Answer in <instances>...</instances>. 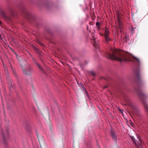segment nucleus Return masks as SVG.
<instances>
[{
  "label": "nucleus",
  "instance_id": "obj_1",
  "mask_svg": "<svg viewBox=\"0 0 148 148\" xmlns=\"http://www.w3.org/2000/svg\"><path fill=\"white\" fill-rule=\"evenodd\" d=\"M111 52H107L106 57L112 60H116L121 62L127 61L134 62L136 61L140 63L139 59L136 57L132 56L131 55L123 54V52L119 50L111 49Z\"/></svg>",
  "mask_w": 148,
  "mask_h": 148
},
{
  "label": "nucleus",
  "instance_id": "obj_5",
  "mask_svg": "<svg viewBox=\"0 0 148 148\" xmlns=\"http://www.w3.org/2000/svg\"><path fill=\"white\" fill-rule=\"evenodd\" d=\"M117 20L118 25L120 29H121L123 28V26L121 24V23L120 21L119 16H118L117 17Z\"/></svg>",
  "mask_w": 148,
  "mask_h": 148
},
{
  "label": "nucleus",
  "instance_id": "obj_8",
  "mask_svg": "<svg viewBox=\"0 0 148 148\" xmlns=\"http://www.w3.org/2000/svg\"><path fill=\"white\" fill-rule=\"evenodd\" d=\"M131 138L132 140V141L133 142V143L135 144L136 146V147H138V145L135 142V140L134 137L133 136H131Z\"/></svg>",
  "mask_w": 148,
  "mask_h": 148
},
{
  "label": "nucleus",
  "instance_id": "obj_10",
  "mask_svg": "<svg viewBox=\"0 0 148 148\" xmlns=\"http://www.w3.org/2000/svg\"><path fill=\"white\" fill-rule=\"evenodd\" d=\"M24 73L26 74H30L31 72L32 71V70H29L28 71V72H27L26 70H23Z\"/></svg>",
  "mask_w": 148,
  "mask_h": 148
},
{
  "label": "nucleus",
  "instance_id": "obj_23",
  "mask_svg": "<svg viewBox=\"0 0 148 148\" xmlns=\"http://www.w3.org/2000/svg\"><path fill=\"white\" fill-rule=\"evenodd\" d=\"M107 87V86H104V88H106Z\"/></svg>",
  "mask_w": 148,
  "mask_h": 148
},
{
  "label": "nucleus",
  "instance_id": "obj_18",
  "mask_svg": "<svg viewBox=\"0 0 148 148\" xmlns=\"http://www.w3.org/2000/svg\"><path fill=\"white\" fill-rule=\"evenodd\" d=\"M90 73H91V74L92 75H93V76L95 75V73H94V72H93V71H91Z\"/></svg>",
  "mask_w": 148,
  "mask_h": 148
},
{
  "label": "nucleus",
  "instance_id": "obj_14",
  "mask_svg": "<svg viewBox=\"0 0 148 148\" xmlns=\"http://www.w3.org/2000/svg\"><path fill=\"white\" fill-rule=\"evenodd\" d=\"M37 66H38V67L39 68V69H42V67L38 63H36Z\"/></svg>",
  "mask_w": 148,
  "mask_h": 148
},
{
  "label": "nucleus",
  "instance_id": "obj_13",
  "mask_svg": "<svg viewBox=\"0 0 148 148\" xmlns=\"http://www.w3.org/2000/svg\"><path fill=\"white\" fill-rule=\"evenodd\" d=\"M37 66H38V67L39 68V69H42V67L38 63H36Z\"/></svg>",
  "mask_w": 148,
  "mask_h": 148
},
{
  "label": "nucleus",
  "instance_id": "obj_22",
  "mask_svg": "<svg viewBox=\"0 0 148 148\" xmlns=\"http://www.w3.org/2000/svg\"><path fill=\"white\" fill-rule=\"evenodd\" d=\"M94 32L92 33V36H94Z\"/></svg>",
  "mask_w": 148,
  "mask_h": 148
},
{
  "label": "nucleus",
  "instance_id": "obj_25",
  "mask_svg": "<svg viewBox=\"0 0 148 148\" xmlns=\"http://www.w3.org/2000/svg\"><path fill=\"white\" fill-rule=\"evenodd\" d=\"M1 21H0V24H1Z\"/></svg>",
  "mask_w": 148,
  "mask_h": 148
},
{
  "label": "nucleus",
  "instance_id": "obj_9",
  "mask_svg": "<svg viewBox=\"0 0 148 148\" xmlns=\"http://www.w3.org/2000/svg\"><path fill=\"white\" fill-rule=\"evenodd\" d=\"M2 64L4 68V71L6 72H7V66H6V65H5L4 62H2Z\"/></svg>",
  "mask_w": 148,
  "mask_h": 148
},
{
  "label": "nucleus",
  "instance_id": "obj_17",
  "mask_svg": "<svg viewBox=\"0 0 148 148\" xmlns=\"http://www.w3.org/2000/svg\"><path fill=\"white\" fill-rule=\"evenodd\" d=\"M134 73L137 75L138 77V75H139L138 72V73H136V72H135Z\"/></svg>",
  "mask_w": 148,
  "mask_h": 148
},
{
  "label": "nucleus",
  "instance_id": "obj_3",
  "mask_svg": "<svg viewBox=\"0 0 148 148\" xmlns=\"http://www.w3.org/2000/svg\"><path fill=\"white\" fill-rule=\"evenodd\" d=\"M92 39L93 40V42L92 43L94 46L97 49L98 48H99V46L98 45V44L97 42L96 41L95 38L93 37V38Z\"/></svg>",
  "mask_w": 148,
  "mask_h": 148
},
{
  "label": "nucleus",
  "instance_id": "obj_7",
  "mask_svg": "<svg viewBox=\"0 0 148 148\" xmlns=\"http://www.w3.org/2000/svg\"><path fill=\"white\" fill-rule=\"evenodd\" d=\"M104 38L106 42L108 43L111 40L109 36H104Z\"/></svg>",
  "mask_w": 148,
  "mask_h": 148
},
{
  "label": "nucleus",
  "instance_id": "obj_26",
  "mask_svg": "<svg viewBox=\"0 0 148 148\" xmlns=\"http://www.w3.org/2000/svg\"><path fill=\"white\" fill-rule=\"evenodd\" d=\"M40 44H41V45H42V43H41V42H40Z\"/></svg>",
  "mask_w": 148,
  "mask_h": 148
},
{
  "label": "nucleus",
  "instance_id": "obj_15",
  "mask_svg": "<svg viewBox=\"0 0 148 148\" xmlns=\"http://www.w3.org/2000/svg\"><path fill=\"white\" fill-rule=\"evenodd\" d=\"M137 142L138 143V144L140 146L141 148H142L143 147L140 141V140H139V141H138Z\"/></svg>",
  "mask_w": 148,
  "mask_h": 148
},
{
  "label": "nucleus",
  "instance_id": "obj_11",
  "mask_svg": "<svg viewBox=\"0 0 148 148\" xmlns=\"http://www.w3.org/2000/svg\"><path fill=\"white\" fill-rule=\"evenodd\" d=\"M128 105L131 107L133 108H134V104L131 102H129L128 104Z\"/></svg>",
  "mask_w": 148,
  "mask_h": 148
},
{
  "label": "nucleus",
  "instance_id": "obj_27",
  "mask_svg": "<svg viewBox=\"0 0 148 148\" xmlns=\"http://www.w3.org/2000/svg\"><path fill=\"white\" fill-rule=\"evenodd\" d=\"M10 48V49H11V50L12 49V48Z\"/></svg>",
  "mask_w": 148,
  "mask_h": 148
},
{
  "label": "nucleus",
  "instance_id": "obj_19",
  "mask_svg": "<svg viewBox=\"0 0 148 148\" xmlns=\"http://www.w3.org/2000/svg\"><path fill=\"white\" fill-rule=\"evenodd\" d=\"M17 58L19 61H20L21 59V58L20 57H17Z\"/></svg>",
  "mask_w": 148,
  "mask_h": 148
},
{
  "label": "nucleus",
  "instance_id": "obj_12",
  "mask_svg": "<svg viewBox=\"0 0 148 148\" xmlns=\"http://www.w3.org/2000/svg\"><path fill=\"white\" fill-rule=\"evenodd\" d=\"M96 25L97 27L98 28V29L99 30L100 29V25L99 23L98 22H97L96 23Z\"/></svg>",
  "mask_w": 148,
  "mask_h": 148
},
{
  "label": "nucleus",
  "instance_id": "obj_28",
  "mask_svg": "<svg viewBox=\"0 0 148 148\" xmlns=\"http://www.w3.org/2000/svg\"><path fill=\"white\" fill-rule=\"evenodd\" d=\"M36 135L38 137V135H37V134H36Z\"/></svg>",
  "mask_w": 148,
  "mask_h": 148
},
{
  "label": "nucleus",
  "instance_id": "obj_29",
  "mask_svg": "<svg viewBox=\"0 0 148 148\" xmlns=\"http://www.w3.org/2000/svg\"><path fill=\"white\" fill-rule=\"evenodd\" d=\"M15 75H16V74L15 73Z\"/></svg>",
  "mask_w": 148,
  "mask_h": 148
},
{
  "label": "nucleus",
  "instance_id": "obj_6",
  "mask_svg": "<svg viewBox=\"0 0 148 148\" xmlns=\"http://www.w3.org/2000/svg\"><path fill=\"white\" fill-rule=\"evenodd\" d=\"M111 134V136H112L113 139L114 140H116V138L117 137V136L115 134L114 132L113 131H112Z\"/></svg>",
  "mask_w": 148,
  "mask_h": 148
},
{
  "label": "nucleus",
  "instance_id": "obj_2",
  "mask_svg": "<svg viewBox=\"0 0 148 148\" xmlns=\"http://www.w3.org/2000/svg\"><path fill=\"white\" fill-rule=\"evenodd\" d=\"M138 95L139 98L143 101V99H145L147 97V95L143 92L139 93L138 94Z\"/></svg>",
  "mask_w": 148,
  "mask_h": 148
},
{
  "label": "nucleus",
  "instance_id": "obj_4",
  "mask_svg": "<svg viewBox=\"0 0 148 148\" xmlns=\"http://www.w3.org/2000/svg\"><path fill=\"white\" fill-rule=\"evenodd\" d=\"M110 32L108 28L106 27L105 29V32L104 34V36H109Z\"/></svg>",
  "mask_w": 148,
  "mask_h": 148
},
{
  "label": "nucleus",
  "instance_id": "obj_20",
  "mask_svg": "<svg viewBox=\"0 0 148 148\" xmlns=\"http://www.w3.org/2000/svg\"><path fill=\"white\" fill-rule=\"evenodd\" d=\"M145 108L147 110H148V106H145Z\"/></svg>",
  "mask_w": 148,
  "mask_h": 148
},
{
  "label": "nucleus",
  "instance_id": "obj_16",
  "mask_svg": "<svg viewBox=\"0 0 148 148\" xmlns=\"http://www.w3.org/2000/svg\"><path fill=\"white\" fill-rule=\"evenodd\" d=\"M135 30V28L132 27L131 29V32L132 33H133Z\"/></svg>",
  "mask_w": 148,
  "mask_h": 148
},
{
  "label": "nucleus",
  "instance_id": "obj_24",
  "mask_svg": "<svg viewBox=\"0 0 148 148\" xmlns=\"http://www.w3.org/2000/svg\"><path fill=\"white\" fill-rule=\"evenodd\" d=\"M3 138H5L4 136L3 135Z\"/></svg>",
  "mask_w": 148,
  "mask_h": 148
},
{
  "label": "nucleus",
  "instance_id": "obj_21",
  "mask_svg": "<svg viewBox=\"0 0 148 148\" xmlns=\"http://www.w3.org/2000/svg\"><path fill=\"white\" fill-rule=\"evenodd\" d=\"M119 111H121V112L122 113L123 112V111H122L121 110H120V109H119Z\"/></svg>",
  "mask_w": 148,
  "mask_h": 148
}]
</instances>
